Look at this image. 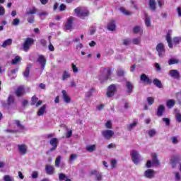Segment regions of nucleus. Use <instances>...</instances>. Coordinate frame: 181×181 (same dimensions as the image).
I'll use <instances>...</instances> for the list:
<instances>
[{"instance_id": "9b49d317", "label": "nucleus", "mask_w": 181, "mask_h": 181, "mask_svg": "<svg viewBox=\"0 0 181 181\" xmlns=\"http://www.w3.org/2000/svg\"><path fill=\"white\" fill-rule=\"evenodd\" d=\"M73 21H74L73 17H69L67 19L66 23L64 25V30H71L73 29Z\"/></svg>"}, {"instance_id": "5fc2aeb1", "label": "nucleus", "mask_w": 181, "mask_h": 181, "mask_svg": "<svg viewBox=\"0 0 181 181\" xmlns=\"http://www.w3.org/2000/svg\"><path fill=\"white\" fill-rule=\"evenodd\" d=\"M174 175H175L176 181H180L181 180L180 174L179 173L175 172Z\"/></svg>"}, {"instance_id": "4468645a", "label": "nucleus", "mask_w": 181, "mask_h": 181, "mask_svg": "<svg viewBox=\"0 0 181 181\" xmlns=\"http://www.w3.org/2000/svg\"><path fill=\"white\" fill-rule=\"evenodd\" d=\"M168 74L173 78H176L177 80H179V78H180V74L179 73V71H177V69L170 70Z\"/></svg>"}, {"instance_id": "e2e57ef3", "label": "nucleus", "mask_w": 181, "mask_h": 181, "mask_svg": "<svg viewBox=\"0 0 181 181\" xmlns=\"http://www.w3.org/2000/svg\"><path fill=\"white\" fill-rule=\"evenodd\" d=\"M175 118L177 122H181V114L180 113H176L175 114Z\"/></svg>"}, {"instance_id": "6e6d98bb", "label": "nucleus", "mask_w": 181, "mask_h": 181, "mask_svg": "<svg viewBox=\"0 0 181 181\" xmlns=\"http://www.w3.org/2000/svg\"><path fill=\"white\" fill-rule=\"evenodd\" d=\"M163 122H165L167 127H169V125H170V119L169 118H163Z\"/></svg>"}, {"instance_id": "09e8293b", "label": "nucleus", "mask_w": 181, "mask_h": 181, "mask_svg": "<svg viewBox=\"0 0 181 181\" xmlns=\"http://www.w3.org/2000/svg\"><path fill=\"white\" fill-rule=\"evenodd\" d=\"M19 23H21V20H19V18H15L13 20L11 25H13V26H18Z\"/></svg>"}, {"instance_id": "864d4df0", "label": "nucleus", "mask_w": 181, "mask_h": 181, "mask_svg": "<svg viewBox=\"0 0 181 181\" xmlns=\"http://www.w3.org/2000/svg\"><path fill=\"white\" fill-rule=\"evenodd\" d=\"M3 180L4 181H13V178L11 177L10 175H4Z\"/></svg>"}, {"instance_id": "412c9836", "label": "nucleus", "mask_w": 181, "mask_h": 181, "mask_svg": "<svg viewBox=\"0 0 181 181\" xmlns=\"http://www.w3.org/2000/svg\"><path fill=\"white\" fill-rule=\"evenodd\" d=\"M164 112H165V106L163 105H160L158 107L156 115H158V117H162L163 115Z\"/></svg>"}, {"instance_id": "a211bd4d", "label": "nucleus", "mask_w": 181, "mask_h": 181, "mask_svg": "<svg viewBox=\"0 0 181 181\" xmlns=\"http://www.w3.org/2000/svg\"><path fill=\"white\" fill-rule=\"evenodd\" d=\"M151 158L152 163L154 166H159V165H160V163H159V160H158V155L156 154V153H153L151 155Z\"/></svg>"}, {"instance_id": "8fccbe9b", "label": "nucleus", "mask_w": 181, "mask_h": 181, "mask_svg": "<svg viewBox=\"0 0 181 181\" xmlns=\"http://www.w3.org/2000/svg\"><path fill=\"white\" fill-rule=\"evenodd\" d=\"M16 124L17 125V127L19 129H25V126H23V124H21L20 121L16 120Z\"/></svg>"}, {"instance_id": "f3484780", "label": "nucleus", "mask_w": 181, "mask_h": 181, "mask_svg": "<svg viewBox=\"0 0 181 181\" xmlns=\"http://www.w3.org/2000/svg\"><path fill=\"white\" fill-rule=\"evenodd\" d=\"M126 87H127V94L128 95H131L132 94V90L134 89V84L130 81H126Z\"/></svg>"}, {"instance_id": "a19ab883", "label": "nucleus", "mask_w": 181, "mask_h": 181, "mask_svg": "<svg viewBox=\"0 0 181 181\" xmlns=\"http://www.w3.org/2000/svg\"><path fill=\"white\" fill-rule=\"evenodd\" d=\"M148 134L149 135L150 138H153V136L156 135V130H155V129H150L148 132Z\"/></svg>"}, {"instance_id": "c85d7f7f", "label": "nucleus", "mask_w": 181, "mask_h": 181, "mask_svg": "<svg viewBox=\"0 0 181 181\" xmlns=\"http://www.w3.org/2000/svg\"><path fill=\"white\" fill-rule=\"evenodd\" d=\"M46 105H44L42 107L40 108V110L37 112L38 117H42L45 112H46Z\"/></svg>"}, {"instance_id": "473e14b6", "label": "nucleus", "mask_w": 181, "mask_h": 181, "mask_svg": "<svg viewBox=\"0 0 181 181\" xmlns=\"http://www.w3.org/2000/svg\"><path fill=\"white\" fill-rule=\"evenodd\" d=\"M31 67H32V64H28V66H27L25 71L24 73H23L24 77H26V78L29 77V74H30V68H31Z\"/></svg>"}, {"instance_id": "de8ad7c7", "label": "nucleus", "mask_w": 181, "mask_h": 181, "mask_svg": "<svg viewBox=\"0 0 181 181\" xmlns=\"http://www.w3.org/2000/svg\"><path fill=\"white\" fill-rule=\"evenodd\" d=\"M133 45H139V43H141V37H137V38H134L132 40Z\"/></svg>"}, {"instance_id": "f03ea898", "label": "nucleus", "mask_w": 181, "mask_h": 181, "mask_svg": "<svg viewBox=\"0 0 181 181\" xmlns=\"http://www.w3.org/2000/svg\"><path fill=\"white\" fill-rule=\"evenodd\" d=\"M35 40L33 38L28 37L23 43V50L24 52H28L31 46H33Z\"/></svg>"}, {"instance_id": "37998d69", "label": "nucleus", "mask_w": 181, "mask_h": 181, "mask_svg": "<svg viewBox=\"0 0 181 181\" xmlns=\"http://www.w3.org/2000/svg\"><path fill=\"white\" fill-rule=\"evenodd\" d=\"M61 162H62V156H59L58 157H57L55 160V166L57 168H59V166H60Z\"/></svg>"}, {"instance_id": "6ab92c4d", "label": "nucleus", "mask_w": 181, "mask_h": 181, "mask_svg": "<svg viewBox=\"0 0 181 181\" xmlns=\"http://www.w3.org/2000/svg\"><path fill=\"white\" fill-rule=\"evenodd\" d=\"M62 98L66 104L70 103V101H71V99H70V96L67 94V92L66 90H62Z\"/></svg>"}, {"instance_id": "338daca9", "label": "nucleus", "mask_w": 181, "mask_h": 181, "mask_svg": "<svg viewBox=\"0 0 181 181\" xmlns=\"http://www.w3.org/2000/svg\"><path fill=\"white\" fill-rule=\"evenodd\" d=\"M155 67L156 71H160V70H162V67H160V65L158 63L155 64Z\"/></svg>"}, {"instance_id": "2f4dec72", "label": "nucleus", "mask_w": 181, "mask_h": 181, "mask_svg": "<svg viewBox=\"0 0 181 181\" xmlns=\"http://www.w3.org/2000/svg\"><path fill=\"white\" fill-rule=\"evenodd\" d=\"M115 28H116V25H115V23H114V21H110L109 23V24L107 25L108 30L114 31V30H115Z\"/></svg>"}, {"instance_id": "72a5a7b5", "label": "nucleus", "mask_w": 181, "mask_h": 181, "mask_svg": "<svg viewBox=\"0 0 181 181\" xmlns=\"http://www.w3.org/2000/svg\"><path fill=\"white\" fill-rule=\"evenodd\" d=\"M11 45H12V39L9 38L4 42L3 45H1V47H6L8 46H11Z\"/></svg>"}, {"instance_id": "ddd939ff", "label": "nucleus", "mask_w": 181, "mask_h": 181, "mask_svg": "<svg viewBox=\"0 0 181 181\" xmlns=\"http://www.w3.org/2000/svg\"><path fill=\"white\" fill-rule=\"evenodd\" d=\"M116 88L114 85H111L108 87L107 91L106 93L107 97L109 98H111V97H113L115 94Z\"/></svg>"}, {"instance_id": "680f3d73", "label": "nucleus", "mask_w": 181, "mask_h": 181, "mask_svg": "<svg viewBox=\"0 0 181 181\" xmlns=\"http://www.w3.org/2000/svg\"><path fill=\"white\" fill-rule=\"evenodd\" d=\"M172 144H176L179 143V140H177V137L173 136L171 137Z\"/></svg>"}, {"instance_id": "dca6fc26", "label": "nucleus", "mask_w": 181, "mask_h": 181, "mask_svg": "<svg viewBox=\"0 0 181 181\" xmlns=\"http://www.w3.org/2000/svg\"><path fill=\"white\" fill-rule=\"evenodd\" d=\"M90 175L92 176H94V178L95 179V180L97 181H100L103 179V175L101 174V173L94 170H92L90 172Z\"/></svg>"}, {"instance_id": "aec40b11", "label": "nucleus", "mask_w": 181, "mask_h": 181, "mask_svg": "<svg viewBox=\"0 0 181 181\" xmlns=\"http://www.w3.org/2000/svg\"><path fill=\"white\" fill-rule=\"evenodd\" d=\"M45 172L47 175H53L54 173V167L50 165L45 166Z\"/></svg>"}, {"instance_id": "6e6552de", "label": "nucleus", "mask_w": 181, "mask_h": 181, "mask_svg": "<svg viewBox=\"0 0 181 181\" xmlns=\"http://www.w3.org/2000/svg\"><path fill=\"white\" fill-rule=\"evenodd\" d=\"M49 144L52 146L49 149V152L54 151L55 149H57V145H59V139L57 138H53L51 140H49Z\"/></svg>"}, {"instance_id": "c03bdc74", "label": "nucleus", "mask_w": 181, "mask_h": 181, "mask_svg": "<svg viewBox=\"0 0 181 181\" xmlns=\"http://www.w3.org/2000/svg\"><path fill=\"white\" fill-rule=\"evenodd\" d=\"M39 98H37V97H36L35 95L33 96L31 98V105H36L37 101H38Z\"/></svg>"}, {"instance_id": "603ef678", "label": "nucleus", "mask_w": 181, "mask_h": 181, "mask_svg": "<svg viewBox=\"0 0 181 181\" xmlns=\"http://www.w3.org/2000/svg\"><path fill=\"white\" fill-rule=\"evenodd\" d=\"M98 78H99L100 83H104V81H107V78H104V76H103L102 72H100Z\"/></svg>"}, {"instance_id": "f257e3e1", "label": "nucleus", "mask_w": 181, "mask_h": 181, "mask_svg": "<svg viewBox=\"0 0 181 181\" xmlns=\"http://www.w3.org/2000/svg\"><path fill=\"white\" fill-rule=\"evenodd\" d=\"M74 13H76V16H78V18H81V19H84L89 15L88 10L83 7H78L75 8Z\"/></svg>"}, {"instance_id": "ea45409f", "label": "nucleus", "mask_w": 181, "mask_h": 181, "mask_svg": "<svg viewBox=\"0 0 181 181\" xmlns=\"http://www.w3.org/2000/svg\"><path fill=\"white\" fill-rule=\"evenodd\" d=\"M21 60H22L21 59V57L16 56L15 58L12 60L11 64H18V63H19V62H21Z\"/></svg>"}, {"instance_id": "f8f14e48", "label": "nucleus", "mask_w": 181, "mask_h": 181, "mask_svg": "<svg viewBox=\"0 0 181 181\" xmlns=\"http://www.w3.org/2000/svg\"><path fill=\"white\" fill-rule=\"evenodd\" d=\"M156 174V173L155 170L152 169H148L144 172V175L146 177V179H153Z\"/></svg>"}, {"instance_id": "bf43d9fd", "label": "nucleus", "mask_w": 181, "mask_h": 181, "mask_svg": "<svg viewBox=\"0 0 181 181\" xmlns=\"http://www.w3.org/2000/svg\"><path fill=\"white\" fill-rule=\"evenodd\" d=\"M28 21L29 23H33V22H35V16L33 15H30L28 18Z\"/></svg>"}, {"instance_id": "5701e85b", "label": "nucleus", "mask_w": 181, "mask_h": 181, "mask_svg": "<svg viewBox=\"0 0 181 181\" xmlns=\"http://www.w3.org/2000/svg\"><path fill=\"white\" fill-rule=\"evenodd\" d=\"M148 5L151 11L153 12L156 11V1L155 0H149Z\"/></svg>"}, {"instance_id": "4be33fe9", "label": "nucleus", "mask_w": 181, "mask_h": 181, "mask_svg": "<svg viewBox=\"0 0 181 181\" xmlns=\"http://www.w3.org/2000/svg\"><path fill=\"white\" fill-rule=\"evenodd\" d=\"M25 94V88L22 86H20L16 90V95L17 97H22V95Z\"/></svg>"}, {"instance_id": "13d9d810", "label": "nucleus", "mask_w": 181, "mask_h": 181, "mask_svg": "<svg viewBox=\"0 0 181 181\" xmlns=\"http://www.w3.org/2000/svg\"><path fill=\"white\" fill-rule=\"evenodd\" d=\"M110 165L112 169L115 168L117 167V160H112Z\"/></svg>"}, {"instance_id": "7c9ffc66", "label": "nucleus", "mask_w": 181, "mask_h": 181, "mask_svg": "<svg viewBox=\"0 0 181 181\" xmlns=\"http://www.w3.org/2000/svg\"><path fill=\"white\" fill-rule=\"evenodd\" d=\"M181 43V37H174L173 38V44L175 45V46H177V45H180Z\"/></svg>"}, {"instance_id": "58836bf2", "label": "nucleus", "mask_w": 181, "mask_h": 181, "mask_svg": "<svg viewBox=\"0 0 181 181\" xmlns=\"http://www.w3.org/2000/svg\"><path fill=\"white\" fill-rule=\"evenodd\" d=\"M94 91H95V89L94 88H91L89 91L86 93V97L87 98H90V97L93 96V93H94Z\"/></svg>"}, {"instance_id": "052dcab7", "label": "nucleus", "mask_w": 181, "mask_h": 181, "mask_svg": "<svg viewBox=\"0 0 181 181\" xmlns=\"http://www.w3.org/2000/svg\"><path fill=\"white\" fill-rule=\"evenodd\" d=\"M5 15V8L0 5V16H4Z\"/></svg>"}, {"instance_id": "69168bd1", "label": "nucleus", "mask_w": 181, "mask_h": 181, "mask_svg": "<svg viewBox=\"0 0 181 181\" xmlns=\"http://www.w3.org/2000/svg\"><path fill=\"white\" fill-rule=\"evenodd\" d=\"M38 176H39V174L37 173V171L33 172L32 173L33 179H37Z\"/></svg>"}, {"instance_id": "774afa93", "label": "nucleus", "mask_w": 181, "mask_h": 181, "mask_svg": "<svg viewBox=\"0 0 181 181\" xmlns=\"http://www.w3.org/2000/svg\"><path fill=\"white\" fill-rule=\"evenodd\" d=\"M66 179V175L63 174V173H60L59 175V180H64Z\"/></svg>"}, {"instance_id": "79ce46f5", "label": "nucleus", "mask_w": 181, "mask_h": 181, "mask_svg": "<svg viewBox=\"0 0 181 181\" xmlns=\"http://www.w3.org/2000/svg\"><path fill=\"white\" fill-rule=\"evenodd\" d=\"M7 103L8 105H11L15 103V99L13 98V96L9 95L7 99Z\"/></svg>"}, {"instance_id": "4d7b16f0", "label": "nucleus", "mask_w": 181, "mask_h": 181, "mask_svg": "<svg viewBox=\"0 0 181 181\" xmlns=\"http://www.w3.org/2000/svg\"><path fill=\"white\" fill-rule=\"evenodd\" d=\"M105 127L106 128H107V129H111L112 128V123L111 122V121H107L105 123Z\"/></svg>"}, {"instance_id": "a878e982", "label": "nucleus", "mask_w": 181, "mask_h": 181, "mask_svg": "<svg viewBox=\"0 0 181 181\" xmlns=\"http://www.w3.org/2000/svg\"><path fill=\"white\" fill-rule=\"evenodd\" d=\"M134 33H139V35H142L144 33V30L139 25H136L133 28Z\"/></svg>"}, {"instance_id": "f704fd0d", "label": "nucleus", "mask_w": 181, "mask_h": 181, "mask_svg": "<svg viewBox=\"0 0 181 181\" xmlns=\"http://www.w3.org/2000/svg\"><path fill=\"white\" fill-rule=\"evenodd\" d=\"M37 12V9H36V8L35 7H32L26 12V15H35V13H36Z\"/></svg>"}, {"instance_id": "a18cd8bd", "label": "nucleus", "mask_w": 181, "mask_h": 181, "mask_svg": "<svg viewBox=\"0 0 181 181\" xmlns=\"http://www.w3.org/2000/svg\"><path fill=\"white\" fill-rule=\"evenodd\" d=\"M122 45H124V46H129V45H131V39L127 38L122 40Z\"/></svg>"}, {"instance_id": "c9c22d12", "label": "nucleus", "mask_w": 181, "mask_h": 181, "mask_svg": "<svg viewBox=\"0 0 181 181\" xmlns=\"http://www.w3.org/2000/svg\"><path fill=\"white\" fill-rule=\"evenodd\" d=\"M96 149V146H95V144H93V145H89V146H86V151L88 152H94V151H95Z\"/></svg>"}, {"instance_id": "cd10ccee", "label": "nucleus", "mask_w": 181, "mask_h": 181, "mask_svg": "<svg viewBox=\"0 0 181 181\" xmlns=\"http://www.w3.org/2000/svg\"><path fill=\"white\" fill-rule=\"evenodd\" d=\"M145 20L144 22L146 23V25L147 28H149L151 26V18H149V16H148V13H144Z\"/></svg>"}, {"instance_id": "1a4fd4ad", "label": "nucleus", "mask_w": 181, "mask_h": 181, "mask_svg": "<svg viewBox=\"0 0 181 181\" xmlns=\"http://www.w3.org/2000/svg\"><path fill=\"white\" fill-rule=\"evenodd\" d=\"M165 39L167 40L168 47L170 49H173V43L172 42V30H171L168 31L167 35L165 36Z\"/></svg>"}, {"instance_id": "2eb2a0df", "label": "nucleus", "mask_w": 181, "mask_h": 181, "mask_svg": "<svg viewBox=\"0 0 181 181\" xmlns=\"http://www.w3.org/2000/svg\"><path fill=\"white\" fill-rule=\"evenodd\" d=\"M140 80L144 84H152V81L145 74L141 75Z\"/></svg>"}, {"instance_id": "0eeeda50", "label": "nucleus", "mask_w": 181, "mask_h": 181, "mask_svg": "<svg viewBox=\"0 0 181 181\" xmlns=\"http://www.w3.org/2000/svg\"><path fill=\"white\" fill-rule=\"evenodd\" d=\"M37 63L40 64L42 70H45V67H46V58L45 56L40 54L38 56V58L37 59Z\"/></svg>"}, {"instance_id": "423d86ee", "label": "nucleus", "mask_w": 181, "mask_h": 181, "mask_svg": "<svg viewBox=\"0 0 181 181\" xmlns=\"http://www.w3.org/2000/svg\"><path fill=\"white\" fill-rule=\"evenodd\" d=\"M102 135L105 139L110 141L114 136V131L110 129L103 130L102 131Z\"/></svg>"}, {"instance_id": "393cba45", "label": "nucleus", "mask_w": 181, "mask_h": 181, "mask_svg": "<svg viewBox=\"0 0 181 181\" xmlns=\"http://www.w3.org/2000/svg\"><path fill=\"white\" fill-rule=\"evenodd\" d=\"M119 11H120L122 12V13H123V15H126V16H129L132 15V12L127 10L124 7L119 8Z\"/></svg>"}, {"instance_id": "20e7f679", "label": "nucleus", "mask_w": 181, "mask_h": 181, "mask_svg": "<svg viewBox=\"0 0 181 181\" xmlns=\"http://www.w3.org/2000/svg\"><path fill=\"white\" fill-rule=\"evenodd\" d=\"M156 49L158 52V54L159 57H163L165 56V45L163 43L160 42L159 44L157 45Z\"/></svg>"}, {"instance_id": "e433bc0d", "label": "nucleus", "mask_w": 181, "mask_h": 181, "mask_svg": "<svg viewBox=\"0 0 181 181\" xmlns=\"http://www.w3.org/2000/svg\"><path fill=\"white\" fill-rule=\"evenodd\" d=\"M138 124V122L134 121L133 123L129 124L127 126V131H132L133 128H135L136 127V124Z\"/></svg>"}, {"instance_id": "9d476101", "label": "nucleus", "mask_w": 181, "mask_h": 181, "mask_svg": "<svg viewBox=\"0 0 181 181\" xmlns=\"http://www.w3.org/2000/svg\"><path fill=\"white\" fill-rule=\"evenodd\" d=\"M18 151L21 155H25L28 153V146L26 144H18Z\"/></svg>"}, {"instance_id": "b1692460", "label": "nucleus", "mask_w": 181, "mask_h": 181, "mask_svg": "<svg viewBox=\"0 0 181 181\" xmlns=\"http://www.w3.org/2000/svg\"><path fill=\"white\" fill-rule=\"evenodd\" d=\"M153 83L156 87H158V88H163V85H162V82L158 79V78H154L153 80Z\"/></svg>"}, {"instance_id": "49530a36", "label": "nucleus", "mask_w": 181, "mask_h": 181, "mask_svg": "<svg viewBox=\"0 0 181 181\" xmlns=\"http://www.w3.org/2000/svg\"><path fill=\"white\" fill-rule=\"evenodd\" d=\"M66 78H70V74L67 71H64L62 76V81H64V80H66Z\"/></svg>"}, {"instance_id": "39448f33", "label": "nucleus", "mask_w": 181, "mask_h": 181, "mask_svg": "<svg viewBox=\"0 0 181 181\" xmlns=\"http://www.w3.org/2000/svg\"><path fill=\"white\" fill-rule=\"evenodd\" d=\"M100 72L103 74V78H107V80L111 77V74H112L111 68H102Z\"/></svg>"}, {"instance_id": "c756f323", "label": "nucleus", "mask_w": 181, "mask_h": 181, "mask_svg": "<svg viewBox=\"0 0 181 181\" xmlns=\"http://www.w3.org/2000/svg\"><path fill=\"white\" fill-rule=\"evenodd\" d=\"M180 61L176 58H171L168 60V64L172 66V64H179Z\"/></svg>"}, {"instance_id": "bb28decb", "label": "nucleus", "mask_w": 181, "mask_h": 181, "mask_svg": "<svg viewBox=\"0 0 181 181\" xmlns=\"http://www.w3.org/2000/svg\"><path fill=\"white\" fill-rule=\"evenodd\" d=\"M175 104H176V102L173 99H170L166 102L167 107L169 109L173 108V107H175Z\"/></svg>"}, {"instance_id": "0e129e2a", "label": "nucleus", "mask_w": 181, "mask_h": 181, "mask_svg": "<svg viewBox=\"0 0 181 181\" xmlns=\"http://www.w3.org/2000/svg\"><path fill=\"white\" fill-rule=\"evenodd\" d=\"M59 9L61 12H63V11H66V5L64 4H62L59 6Z\"/></svg>"}, {"instance_id": "7ed1b4c3", "label": "nucleus", "mask_w": 181, "mask_h": 181, "mask_svg": "<svg viewBox=\"0 0 181 181\" xmlns=\"http://www.w3.org/2000/svg\"><path fill=\"white\" fill-rule=\"evenodd\" d=\"M130 156H132V160L134 165H139L141 162V154H139L136 150H133L130 152Z\"/></svg>"}, {"instance_id": "4c0bfd02", "label": "nucleus", "mask_w": 181, "mask_h": 181, "mask_svg": "<svg viewBox=\"0 0 181 181\" xmlns=\"http://www.w3.org/2000/svg\"><path fill=\"white\" fill-rule=\"evenodd\" d=\"M117 74L119 77H123L125 74V71L122 69V68H119L117 71Z\"/></svg>"}, {"instance_id": "3c124183", "label": "nucleus", "mask_w": 181, "mask_h": 181, "mask_svg": "<svg viewBox=\"0 0 181 181\" xmlns=\"http://www.w3.org/2000/svg\"><path fill=\"white\" fill-rule=\"evenodd\" d=\"M147 103L148 105H152L155 103V99L152 97L147 98Z\"/></svg>"}]
</instances>
